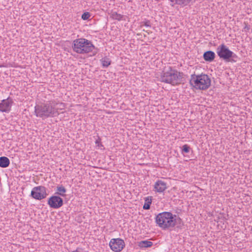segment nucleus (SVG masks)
I'll list each match as a JSON object with an SVG mask.
<instances>
[{
    "mask_svg": "<svg viewBox=\"0 0 252 252\" xmlns=\"http://www.w3.org/2000/svg\"><path fill=\"white\" fill-rule=\"evenodd\" d=\"M80 250H81V249H80V248H77V249H76V252H80V251H79Z\"/></svg>",
    "mask_w": 252,
    "mask_h": 252,
    "instance_id": "5701e85b",
    "label": "nucleus"
},
{
    "mask_svg": "<svg viewBox=\"0 0 252 252\" xmlns=\"http://www.w3.org/2000/svg\"><path fill=\"white\" fill-rule=\"evenodd\" d=\"M183 75V72H180L169 67L163 70L160 80L162 82L175 86L181 83Z\"/></svg>",
    "mask_w": 252,
    "mask_h": 252,
    "instance_id": "7ed1b4c3",
    "label": "nucleus"
},
{
    "mask_svg": "<svg viewBox=\"0 0 252 252\" xmlns=\"http://www.w3.org/2000/svg\"><path fill=\"white\" fill-rule=\"evenodd\" d=\"M203 57L205 61L211 62L215 59L216 55L213 51L209 50L204 53Z\"/></svg>",
    "mask_w": 252,
    "mask_h": 252,
    "instance_id": "f8f14e48",
    "label": "nucleus"
},
{
    "mask_svg": "<svg viewBox=\"0 0 252 252\" xmlns=\"http://www.w3.org/2000/svg\"><path fill=\"white\" fill-rule=\"evenodd\" d=\"M63 199L59 196L53 195L48 200V204L51 208L58 209L63 205Z\"/></svg>",
    "mask_w": 252,
    "mask_h": 252,
    "instance_id": "1a4fd4ad",
    "label": "nucleus"
},
{
    "mask_svg": "<svg viewBox=\"0 0 252 252\" xmlns=\"http://www.w3.org/2000/svg\"><path fill=\"white\" fill-rule=\"evenodd\" d=\"M189 83L196 89L206 90L210 87L211 81L209 76L206 74L196 75L194 73L190 76Z\"/></svg>",
    "mask_w": 252,
    "mask_h": 252,
    "instance_id": "20e7f679",
    "label": "nucleus"
},
{
    "mask_svg": "<svg viewBox=\"0 0 252 252\" xmlns=\"http://www.w3.org/2000/svg\"><path fill=\"white\" fill-rule=\"evenodd\" d=\"M167 189V183L161 180H157L154 185L155 191L158 192H163Z\"/></svg>",
    "mask_w": 252,
    "mask_h": 252,
    "instance_id": "9b49d317",
    "label": "nucleus"
},
{
    "mask_svg": "<svg viewBox=\"0 0 252 252\" xmlns=\"http://www.w3.org/2000/svg\"><path fill=\"white\" fill-rule=\"evenodd\" d=\"M111 17L114 20L121 21L123 19V15L118 13L117 12H112Z\"/></svg>",
    "mask_w": 252,
    "mask_h": 252,
    "instance_id": "f3484780",
    "label": "nucleus"
},
{
    "mask_svg": "<svg viewBox=\"0 0 252 252\" xmlns=\"http://www.w3.org/2000/svg\"><path fill=\"white\" fill-rule=\"evenodd\" d=\"M151 200H149V199L148 198H146L143 208L145 210L149 209L150 208V205L151 204Z\"/></svg>",
    "mask_w": 252,
    "mask_h": 252,
    "instance_id": "a211bd4d",
    "label": "nucleus"
},
{
    "mask_svg": "<svg viewBox=\"0 0 252 252\" xmlns=\"http://www.w3.org/2000/svg\"><path fill=\"white\" fill-rule=\"evenodd\" d=\"M10 164V160L6 157H0V167L6 168L9 166Z\"/></svg>",
    "mask_w": 252,
    "mask_h": 252,
    "instance_id": "ddd939ff",
    "label": "nucleus"
},
{
    "mask_svg": "<svg viewBox=\"0 0 252 252\" xmlns=\"http://www.w3.org/2000/svg\"><path fill=\"white\" fill-rule=\"evenodd\" d=\"M72 48L78 54H86L92 52L95 48L91 41L80 38L73 41Z\"/></svg>",
    "mask_w": 252,
    "mask_h": 252,
    "instance_id": "39448f33",
    "label": "nucleus"
},
{
    "mask_svg": "<svg viewBox=\"0 0 252 252\" xmlns=\"http://www.w3.org/2000/svg\"><path fill=\"white\" fill-rule=\"evenodd\" d=\"M13 102L12 99L10 97L2 100L0 103V111L6 113L10 112Z\"/></svg>",
    "mask_w": 252,
    "mask_h": 252,
    "instance_id": "9d476101",
    "label": "nucleus"
},
{
    "mask_svg": "<svg viewBox=\"0 0 252 252\" xmlns=\"http://www.w3.org/2000/svg\"><path fill=\"white\" fill-rule=\"evenodd\" d=\"M109 245L113 252H120L125 247V243L121 238H113L110 241Z\"/></svg>",
    "mask_w": 252,
    "mask_h": 252,
    "instance_id": "6e6552de",
    "label": "nucleus"
},
{
    "mask_svg": "<svg viewBox=\"0 0 252 252\" xmlns=\"http://www.w3.org/2000/svg\"><path fill=\"white\" fill-rule=\"evenodd\" d=\"M91 17V14L88 12H84L81 16V18L84 20H87Z\"/></svg>",
    "mask_w": 252,
    "mask_h": 252,
    "instance_id": "aec40b11",
    "label": "nucleus"
},
{
    "mask_svg": "<svg viewBox=\"0 0 252 252\" xmlns=\"http://www.w3.org/2000/svg\"><path fill=\"white\" fill-rule=\"evenodd\" d=\"M182 220L176 215L169 212H163L159 213L156 217V222L157 225L163 230L173 228L177 225L180 226Z\"/></svg>",
    "mask_w": 252,
    "mask_h": 252,
    "instance_id": "f03ea898",
    "label": "nucleus"
},
{
    "mask_svg": "<svg viewBox=\"0 0 252 252\" xmlns=\"http://www.w3.org/2000/svg\"><path fill=\"white\" fill-rule=\"evenodd\" d=\"M190 147L187 144L184 145L182 147V153H189Z\"/></svg>",
    "mask_w": 252,
    "mask_h": 252,
    "instance_id": "412c9836",
    "label": "nucleus"
},
{
    "mask_svg": "<svg viewBox=\"0 0 252 252\" xmlns=\"http://www.w3.org/2000/svg\"><path fill=\"white\" fill-rule=\"evenodd\" d=\"M140 27H142L143 26H146L147 27H151V22L149 20H146L145 21H143L140 23Z\"/></svg>",
    "mask_w": 252,
    "mask_h": 252,
    "instance_id": "6ab92c4d",
    "label": "nucleus"
},
{
    "mask_svg": "<svg viewBox=\"0 0 252 252\" xmlns=\"http://www.w3.org/2000/svg\"><path fill=\"white\" fill-rule=\"evenodd\" d=\"M100 139L99 137H98V139L96 140L95 143L96 144V145L98 146V147H101V146H103V145H102V144L101 143V142H100Z\"/></svg>",
    "mask_w": 252,
    "mask_h": 252,
    "instance_id": "4be33fe9",
    "label": "nucleus"
},
{
    "mask_svg": "<svg viewBox=\"0 0 252 252\" xmlns=\"http://www.w3.org/2000/svg\"><path fill=\"white\" fill-rule=\"evenodd\" d=\"M153 245V243L151 241L148 240H144L140 241L138 243V246L141 248H147L151 247Z\"/></svg>",
    "mask_w": 252,
    "mask_h": 252,
    "instance_id": "4468645a",
    "label": "nucleus"
},
{
    "mask_svg": "<svg viewBox=\"0 0 252 252\" xmlns=\"http://www.w3.org/2000/svg\"><path fill=\"white\" fill-rule=\"evenodd\" d=\"M46 188L44 186H40L34 187L31 193V196L36 200H41L46 197Z\"/></svg>",
    "mask_w": 252,
    "mask_h": 252,
    "instance_id": "0eeeda50",
    "label": "nucleus"
},
{
    "mask_svg": "<svg viewBox=\"0 0 252 252\" xmlns=\"http://www.w3.org/2000/svg\"><path fill=\"white\" fill-rule=\"evenodd\" d=\"M64 108L63 103H59L55 100L47 101L36 105L34 107V113L36 117L44 120L48 118L54 117L59 115L58 110Z\"/></svg>",
    "mask_w": 252,
    "mask_h": 252,
    "instance_id": "f257e3e1",
    "label": "nucleus"
},
{
    "mask_svg": "<svg viewBox=\"0 0 252 252\" xmlns=\"http://www.w3.org/2000/svg\"><path fill=\"white\" fill-rule=\"evenodd\" d=\"M216 52L220 59L226 62L235 63L238 58V56L230 51L224 43L221 44L217 47Z\"/></svg>",
    "mask_w": 252,
    "mask_h": 252,
    "instance_id": "423d86ee",
    "label": "nucleus"
},
{
    "mask_svg": "<svg viewBox=\"0 0 252 252\" xmlns=\"http://www.w3.org/2000/svg\"><path fill=\"white\" fill-rule=\"evenodd\" d=\"M100 61L103 67H107L111 63L110 59L107 57H105L101 59Z\"/></svg>",
    "mask_w": 252,
    "mask_h": 252,
    "instance_id": "dca6fc26",
    "label": "nucleus"
},
{
    "mask_svg": "<svg viewBox=\"0 0 252 252\" xmlns=\"http://www.w3.org/2000/svg\"><path fill=\"white\" fill-rule=\"evenodd\" d=\"M57 191L55 193V194H58L62 196H65L66 195L65 193L66 191V189L62 185L57 187Z\"/></svg>",
    "mask_w": 252,
    "mask_h": 252,
    "instance_id": "2eb2a0df",
    "label": "nucleus"
},
{
    "mask_svg": "<svg viewBox=\"0 0 252 252\" xmlns=\"http://www.w3.org/2000/svg\"><path fill=\"white\" fill-rule=\"evenodd\" d=\"M143 31L144 32H147L148 34H150V32H149L148 31H146L145 30H143Z\"/></svg>",
    "mask_w": 252,
    "mask_h": 252,
    "instance_id": "b1692460",
    "label": "nucleus"
}]
</instances>
